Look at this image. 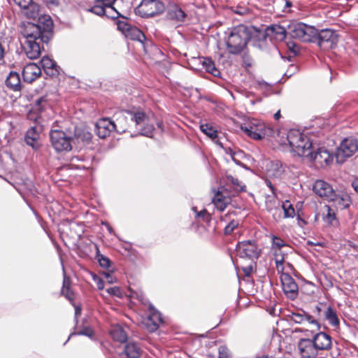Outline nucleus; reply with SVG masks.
<instances>
[{
    "label": "nucleus",
    "instance_id": "f257e3e1",
    "mask_svg": "<svg viewBox=\"0 0 358 358\" xmlns=\"http://www.w3.org/2000/svg\"><path fill=\"white\" fill-rule=\"evenodd\" d=\"M53 22L48 15L38 18L37 23L24 22L21 28V34L26 39L24 50L31 59L40 57L43 45L47 44L52 35Z\"/></svg>",
    "mask_w": 358,
    "mask_h": 358
},
{
    "label": "nucleus",
    "instance_id": "f03ea898",
    "mask_svg": "<svg viewBox=\"0 0 358 358\" xmlns=\"http://www.w3.org/2000/svg\"><path fill=\"white\" fill-rule=\"evenodd\" d=\"M250 34L243 25L234 27L226 41L227 49L230 54L238 55L246 47Z\"/></svg>",
    "mask_w": 358,
    "mask_h": 358
},
{
    "label": "nucleus",
    "instance_id": "7ed1b4c3",
    "mask_svg": "<svg viewBox=\"0 0 358 358\" xmlns=\"http://www.w3.org/2000/svg\"><path fill=\"white\" fill-rule=\"evenodd\" d=\"M287 140L291 151L300 157L306 156L312 147V142L299 130L290 129L287 132Z\"/></svg>",
    "mask_w": 358,
    "mask_h": 358
},
{
    "label": "nucleus",
    "instance_id": "20e7f679",
    "mask_svg": "<svg viewBox=\"0 0 358 358\" xmlns=\"http://www.w3.org/2000/svg\"><path fill=\"white\" fill-rule=\"evenodd\" d=\"M125 115L129 116L130 119L136 124V128L142 136L152 138L155 127L152 123L150 122L148 116L142 110H124L119 114L120 117H127Z\"/></svg>",
    "mask_w": 358,
    "mask_h": 358
},
{
    "label": "nucleus",
    "instance_id": "39448f33",
    "mask_svg": "<svg viewBox=\"0 0 358 358\" xmlns=\"http://www.w3.org/2000/svg\"><path fill=\"white\" fill-rule=\"evenodd\" d=\"M241 129L250 138L261 140L266 136H273L275 131L270 127L257 119H251L241 126Z\"/></svg>",
    "mask_w": 358,
    "mask_h": 358
},
{
    "label": "nucleus",
    "instance_id": "423d86ee",
    "mask_svg": "<svg viewBox=\"0 0 358 358\" xmlns=\"http://www.w3.org/2000/svg\"><path fill=\"white\" fill-rule=\"evenodd\" d=\"M358 152V139L354 137L344 138L337 148L335 157L338 163H343Z\"/></svg>",
    "mask_w": 358,
    "mask_h": 358
},
{
    "label": "nucleus",
    "instance_id": "0eeeda50",
    "mask_svg": "<svg viewBox=\"0 0 358 358\" xmlns=\"http://www.w3.org/2000/svg\"><path fill=\"white\" fill-rule=\"evenodd\" d=\"M164 10V4L159 0H142L135 12L142 17H150L163 13Z\"/></svg>",
    "mask_w": 358,
    "mask_h": 358
},
{
    "label": "nucleus",
    "instance_id": "6e6552de",
    "mask_svg": "<svg viewBox=\"0 0 358 358\" xmlns=\"http://www.w3.org/2000/svg\"><path fill=\"white\" fill-rule=\"evenodd\" d=\"M52 147L57 152L69 151L71 150L72 137L61 130H51L50 134Z\"/></svg>",
    "mask_w": 358,
    "mask_h": 358
},
{
    "label": "nucleus",
    "instance_id": "1a4fd4ad",
    "mask_svg": "<svg viewBox=\"0 0 358 358\" xmlns=\"http://www.w3.org/2000/svg\"><path fill=\"white\" fill-rule=\"evenodd\" d=\"M236 251L240 257L248 258L251 260L257 259L261 253V250L254 241L239 242L236 245Z\"/></svg>",
    "mask_w": 358,
    "mask_h": 358
},
{
    "label": "nucleus",
    "instance_id": "9d476101",
    "mask_svg": "<svg viewBox=\"0 0 358 358\" xmlns=\"http://www.w3.org/2000/svg\"><path fill=\"white\" fill-rule=\"evenodd\" d=\"M126 128L119 127L118 124L109 118H101L99 120L95 126V131L97 136L101 138L108 136L113 131H116L117 133H122L124 132Z\"/></svg>",
    "mask_w": 358,
    "mask_h": 358
},
{
    "label": "nucleus",
    "instance_id": "9b49d317",
    "mask_svg": "<svg viewBox=\"0 0 358 358\" xmlns=\"http://www.w3.org/2000/svg\"><path fill=\"white\" fill-rule=\"evenodd\" d=\"M337 34L332 29H325L317 32L316 42L324 50L332 49L337 43Z\"/></svg>",
    "mask_w": 358,
    "mask_h": 358
},
{
    "label": "nucleus",
    "instance_id": "f8f14e48",
    "mask_svg": "<svg viewBox=\"0 0 358 358\" xmlns=\"http://www.w3.org/2000/svg\"><path fill=\"white\" fill-rule=\"evenodd\" d=\"M306 157H309L315 166L322 168L329 165L334 159L333 154L324 148H319L314 152L309 151Z\"/></svg>",
    "mask_w": 358,
    "mask_h": 358
},
{
    "label": "nucleus",
    "instance_id": "ddd939ff",
    "mask_svg": "<svg viewBox=\"0 0 358 358\" xmlns=\"http://www.w3.org/2000/svg\"><path fill=\"white\" fill-rule=\"evenodd\" d=\"M280 280L286 296L291 300L295 299L299 294V287L294 279L288 273H282L280 275Z\"/></svg>",
    "mask_w": 358,
    "mask_h": 358
},
{
    "label": "nucleus",
    "instance_id": "4468645a",
    "mask_svg": "<svg viewBox=\"0 0 358 358\" xmlns=\"http://www.w3.org/2000/svg\"><path fill=\"white\" fill-rule=\"evenodd\" d=\"M297 348L301 358H317L318 351L311 338H301Z\"/></svg>",
    "mask_w": 358,
    "mask_h": 358
},
{
    "label": "nucleus",
    "instance_id": "2eb2a0df",
    "mask_svg": "<svg viewBox=\"0 0 358 358\" xmlns=\"http://www.w3.org/2000/svg\"><path fill=\"white\" fill-rule=\"evenodd\" d=\"M148 310L150 314L145 321V326L150 332H154L163 323V319L161 313L155 308L152 303H149Z\"/></svg>",
    "mask_w": 358,
    "mask_h": 358
},
{
    "label": "nucleus",
    "instance_id": "dca6fc26",
    "mask_svg": "<svg viewBox=\"0 0 358 358\" xmlns=\"http://www.w3.org/2000/svg\"><path fill=\"white\" fill-rule=\"evenodd\" d=\"M311 340L318 352L329 350L332 348V338L325 332L320 331L314 334Z\"/></svg>",
    "mask_w": 358,
    "mask_h": 358
},
{
    "label": "nucleus",
    "instance_id": "f3484780",
    "mask_svg": "<svg viewBox=\"0 0 358 358\" xmlns=\"http://www.w3.org/2000/svg\"><path fill=\"white\" fill-rule=\"evenodd\" d=\"M166 17L169 20L182 22L185 20L186 13L178 3L171 1L167 5Z\"/></svg>",
    "mask_w": 358,
    "mask_h": 358
},
{
    "label": "nucleus",
    "instance_id": "a211bd4d",
    "mask_svg": "<svg viewBox=\"0 0 358 358\" xmlns=\"http://www.w3.org/2000/svg\"><path fill=\"white\" fill-rule=\"evenodd\" d=\"M329 201L332 202L333 206L337 210L348 208L352 203L350 196L347 193L343 192L338 193L334 192Z\"/></svg>",
    "mask_w": 358,
    "mask_h": 358
},
{
    "label": "nucleus",
    "instance_id": "6ab92c4d",
    "mask_svg": "<svg viewBox=\"0 0 358 358\" xmlns=\"http://www.w3.org/2000/svg\"><path fill=\"white\" fill-rule=\"evenodd\" d=\"M289 320L296 324H303L307 322L309 324H314L317 327V329H320V324L319 322L314 319V317L310 314L301 311L300 313H292L289 315Z\"/></svg>",
    "mask_w": 358,
    "mask_h": 358
},
{
    "label": "nucleus",
    "instance_id": "aec40b11",
    "mask_svg": "<svg viewBox=\"0 0 358 358\" xmlns=\"http://www.w3.org/2000/svg\"><path fill=\"white\" fill-rule=\"evenodd\" d=\"M313 191L316 194L325 198L328 201L335 192L328 182L322 180H317L315 182Z\"/></svg>",
    "mask_w": 358,
    "mask_h": 358
},
{
    "label": "nucleus",
    "instance_id": "412c9836",
    "mask_svg": "<svg viewBox=\"0 0 358 358\" xmlns=\"http://www.w3.org/2000/svg\"><path fill=\"white\" fill-rule=\"evenodd\" d=\"M23 80L31 83L38 78L41 74V68L34 63L27 64L22 70Z\"/></svg>",
    "mask_w": 358,
    "mask_h": 358
},
{
    "label": "nucleus",
    "instance_id": "4be33fe9",
    "mask_svg": "<svg viewBox=\"0 0 358 358\" xmlns=\"http://www.w3.org/2000/svg\"><path fill=\"white\" fill-rule=\"evenodd\" d=\"M265 167L266 174L269 177L279 178L285 172L283 164L278 160L266 161Z\"/></svg>",
    "mask_w": 358,
    "mask_h": 358
},
{
    "label": "nucleus",
    "instance_id": "5701e85b",
    "mask_svg": "<svg viewBox=\"0 0 358 358\" xmlns=\"http://www.w3.org/2000/svg\"><path fill=\"white\" fill-rule=\"evenodd\" d=\"M41 131V126L38 124L31 126L30 128L27 131L25 135V141L27 145L32 147L34 149H37L39 146L38 138L40 136Z\"/></svg>",
    "mask_w": 358,
    "mask_h": 358
},
{
    "label": "nucleus",
    "instance_id": "b1692460",
    "mask_svg": "<svg viewBox=\"0 0 358 358\" xmlns=\"http://www.w3.org/2000/svg\"><path fill=\"white\" fill-rule=\"evenodd\" d=\"M235 212H228L227 214L220 217V221L227 223L224 228V234L226 236L231 234L238 227L239 221L234 218Z\"/></svg>",
    "mask_w": 358,
    "mask_h": 358
},
{
    "label": "nucleus",
    "instance_id": "393cba45",
    "mask_svg": "<svg viewBox=\"0 0 358 358\" xmlns=\"http://www.w3.org/2000/svg\"><path fill=\"white\" fill-rule=\"evenodd\" d=\"M5 85L13 92H20L23 87L20 74L16 71H10L8 73L5 80Z\"/></svg>",
    "mask_w": 358,
    "mask_h": 358
},
{
    "label": "nucleus",
    "instance_id": "a878e982",
    "mask_svg": "<svg viewBox=\"0 0 358 358\" xmlns=\"http://www.w3.org/2000/svg\"><path fill=\"white\" fill-rule=\"evenodd\" d=\"M194 62L201 64L202 67L207 71L208 73L212 74L215 77L220 76V72L215 67V65L213 61L209 57H198L194 58L193 60Z\"/></svg>",
    "mask_w": 358,
    "mask_h": 358
},
{
    "label": "nucleus",
    "instance_id": "bb28decb",
    "mask_svg": "<svg viewBox=\"0 0 358 358\" xmlns=\"http://www.w3.org/2000/svg\"><path fill=\"white\" fill-rule=\"evenodd\" d=\"M285 27L279 24H272L266 27L265 34L266 36L273 38L278 41H282L286 37Z\"/></svg>",
    "mask_w": 358,
    "mask_h": 358
},
{
    "label": "nucleus",
    "instance_id": "cd10ccee",
    "mask_svg": "<svg viewBox=\"0 0 358 358\" xmlns=\"http://www.w3.org/2000/svg\"><path fill=\"white\" fill-rule=\"evenodd\" d=\"M212 202L218 210L223 211L226 209L227 206L230 204L231 198L224 195L222 192L218 190L215 192L212 198Z\"/></svg>",
    "mask_w": 358,
    "mask_h": 358
},
{
    "label": "nucleus",
    "instance_id": "c85d7f7f",
    "mask_svg": "<svg viewBox=\"0 0 358 358\" xmlns=\"http://www.w3.org/2000/svg\"><path fill=\"white\" fill-rule=\"evenodd\" d=\"M40 64L48 76H55L59 73L56 62L49 57H43Z\"/></svg>",
    "mask_w": 358,
    "mask_h": 358
},
{
    "label": "nucleus",
    "instance_id": "c756f323",
    "mask_svg": "<svg viewBox=\"0 0 358 358\" xmlns=\"http://www.w3.org/2000/svg\"><path fill=\"white\" fill-rule=\"evenodd\" d=\"M305 28V24L302 22L294 23L289 27V34L293 38L302 41Z\"/></svg>",
    "mask_w": 358,
    "mask_h": 358
},
{
    "label": "nucleus",
    "instance_id": "7c9ffc66",
    "mask_svg": "<svg viewBox=\"0 0 358 358\" xmlns=\"http://www.w3.org/2000/svg\"><path fill=\"white\" fill-rule=\"evenodd\" d=\"M124 353L128 358H138L141 354V350L136 343L129 342L125 345Z\"/></svg>",
    "mask_w": 358,
    "mask_h": 358
},
{
    "label": "nucleus",
    "instance_id": "2f4dec72",
    "mask_svg": "<svg viewBox=\"0 0 358 358\" xmlns=\"http://www.w3.org/2000/svg\"><path fill=\"white\" fill-rule=\"evenodd\" d=\"M110 334L113 340L120 343H124L127 340V336L123 328L120 326H114L110 331Z\"/></svg>",
    "mask_w": 358,
    "mask_h": 358
},
{
    "label": "nucleus",
    "instance_id": "473e14b6",
    "mask_svg": "<svg viewBox=\"0 0 358 358\" xmlns=\"http://www.w3.org/2000/svg\"><path fill=\"white\" fill-rule=\"evenodd\" d=\"M125 37L130 38L131 40L138 41L141 43H143L145 40V36L143 31L138 27L131 26L127 33L125 34Z\"/></svg>",
    "mask_w": 358,
    "mask_h": 358
},
{
    "label": "nucleus",
    "instance_id": "72a5a7b5",
    "mask_svg": "<svg viewBox=\"0 0 358 358\" xmlns=\"http://www.w3.org/2000/svg\"><path fill=\"white\" fill-rule=\"evenodd\" d=\"M304 34L302 41L316 42L318 30L313 26L305 24Z\"/></svg>",
    "mask_w": 358,
    "mask_h": 358
},
{
    "label": "nucleus",
    "instance_id": "f704fd0d",
    "mask_svg": "<svg viewBox=\"0 0 358 358\" xmlns=\"http://www.w3.org/2000/svg\"><path fill=\"white\" fill-rule=\"evenodd\" d=\"M324 317L332 327H338L339 325V320L336 312L332 307H327L324 312Z\"/></svg>",
    "mask_w": 358,
    "mask_h": 358
},
{
    "label": "nucleus",
    "instance_id": "c9c22d12",
    "mask_svg": "<svg viewBox=\"0 0 358 358\" xmlns=\"http://www.w3.org/2000/svg\"><path fill=\"white\" fill-rule=\"evenodd\" d=\"M48 107L49 105L48 103L47 99L45 97L42 96L38 98L35 101L31 108L34 110V111H36L41 115H43V113L45 112V110L47 108H48Z\"/></svg>",
    "mask_w": 358,
    "mask_h": 358
},
{
    "label": "nucleus",
    "instance_id": "e433bc0d",
    "mask_svg": "<svg viewBox=\"0 0 358 358\" xmlns=\"http://www.w3.org/2000/svg\"><path fill=\"white\" fill-rule=\"evenodd\" d=\"M284 218H293L295 216V209L289 200H285L282 204Z\"/></svg>",
    "mask_w": 358,
    "mask_h": 358
},
{
    "label": "nucleus",
    "instance_id": "4c0bfd02",
    "mask_svg": "<svg viewBox=\"0 0 358 358\" xmlns=\"http://www.w3.org/2000/svg\"><path fill=\"white\" fill-rule=\"evenodd\" d=\"M201 131L207 136L214 140L217 137V131L209 124H201Z\"/></svg>",
    "mask_w": 358,
    "mask_h": 358
},
{
    "label": "nucleus",
    "instance_id": "58836bf2",
    "mask_svg": "<svg viewBox=\"0 0 358 358\" xmlns=\"http://www.w3.org/2000/svg\"><path fill=\"white\" fill-rule=\"evenodd\" d=\"M62 294L64 296H65V297L70 301H72L73 299V294L70 289L69 279L68 278H66L65 275H64V280H63V287L62 289Z\"/></svg>",
    "mask_w": 358,
    "mask_h": 358
},
{
    "label": "nucleus",
    "instance_id": "ea45409f",
    "mask_svg": "<svg viewBox=\"0 0 358 358\" xmlns=\"http://www.w3.org/2000/svg\"><path fill=\"white\" fill-rule=\"evenodd\" d=\"M87 10L99 16L106 15V8L103 6L101 2H99V0H96V4L92 7L87 9Z\"/></svg>",
    "mask_w": 358,
    "mask_h": 358
},
{
    "label": "nucleus",
    "instance_id": "a19ab883",
    "mask_svg": "<svg viewBox=\"0 0 358 358\" xmlns=\"http://www.w3.org/2000/svg\"><path fill=\"white\" fill-rule=\"evenodd\" d=\"M327 213L323 215V220L324 222L334 225V222H337L336 214L334 210L329 206H325Z\"/></svg>",
    "mask_w": 358,
    "mask_h": 358
},
{
    "label": "nucleus",
    "instance_id": "79ce46f5",
    "mask_svg": "<svg viewBox=\"0 0 358 358\" xmlns=\"http://www.w3.org/2000/svg\"><path fill=\"white\" fill-rule=\"evenodd\" d=\"M24 14L28 18H36L38 13V6L33 1L30 3V6H27L24 9Z\"/></svg>",
    "mask_w": 358,
    "mask_h": 358
},
{
    "label": "nucleus",
    "instance_id": "37998d69",
    "mask_svg": "<svg viewBox=\"0 0 358 358\" xmlns=\"http://www.w3.org/2000/svg\"><path fill=\"white\" fill-rule=\"evenodd\" d=\"M226 180L227 183L232 185L233 188L236 192L243 191L244 186L241 185V182L238 178H236L231 175H227L226 176Z\"/></svg>",
    "mask_w": 358,
    "mask_h": 358
},
{
    "label": "nucleus",
    "instance_id": "c03bdc74",
    "mask_svg": "<svg viewBox=\"0 0 358 358\" xmlns=\"http://www.w3.org/2000/svg\"><path fill=\"white\" fill-rule=\"evenodd\" d=\"M27 119L30 121H33L34 124L41 126V120L43 119V115H41L36 111H34V110L31 108L27 114Z\"/></svg>",
    "mask_w": 358,
    "mask_h": 358
},
{
    "label": "nucleus",
    "instance_id": "a18cd8bd",
    "mask_svg": "<svg viewBox=\"0 0 358 358\" xmlns=\"http://www.w3.org/2000/svg\"><path fill=\"white\" fill-rule=\"evenodd\" d=\"M218 355H213L210 353L208 355L209 358H229V352L228 348L224 345H220L217 348Z\"/></svg>",
    "mask_w": 358,
    "mask_h": 358
},
{
    "label": "nucleus",
    "instance_id": "49530a36",
    "mask_svg": "<svg viewBox=\"0 0 358 358\" xmlns=\"http://www.w3.org/2000/svg\"><path fill=\"white\" fill-rule=\"evenodd\" d=\"M271 237L272 241L271 247L273 250H280L282 247L287 245L285 241L281 238L275 235H271Z\"/></svg>",
    "mask_w": 358,
    "mask_h": 358
},
{
    "label": "nucleus",
    "instance_id": "de8ad7c7",
    "mask_svg": "<svg viewBox=\"0 0 358 358\" xmlns=\"http://www.w3.org/2000/svg\"><path fill=\"white\" fill-rule=\"evenodd\" d=\"M75 135L78 140L87 143L91 141L92 137V134L87 131H82L81 132L76 131Z\"/></svg>",
    "mask_w": 358,
    "mask_h": 358
},
{
    "label": "nucleus",
    "instance_id": "09e8293b",
    "mask_svg": "<svg viewBox=\"0 0 358 358\" xmlns=\"http://www.w3.org/2000/svg\"><path fill=\"white\" fill-rule=\"evenodd\" d=\"M74 335H82L92 338L94 335V331L90 327H84L81 330L78 331V332L71 334L66 343L70 339L71 336Z\"/></svg>",
    "mask_w": 358,
    "mask_h": 358
},
{
    "label": "nucleus",
    "instance_id": "8fccbe9b",
    "mask_svg": "<svg viewBox=\"0 0 358 358\" xmlns=\"http://www.w3.org/2000/svg\"><path fill=\"white\" fill-rule=\"evenodd\" d=\"M131 26V24L125 20H118L117 22V29L120 31L124 36L127 33Z\"/></svg>",
    "mask_w": 358,
    "mask_h": 358
},
{
    "label": "nucleus",
    "instance_id": "3c124183",
    "mask_svg": "<svg viewBox=\"0 0 358 358\" xmlns=\"http://www.w3.org/2000/svg\"><path fill=\"white\" fill-rule=\"evenodd\" d=\"M106 16L108 18L113 20L117 19L120 17L124 18V17L113 6L106 9Z\"/></svg>",
    "mask_w": 358,
    "mask_h": 358
},
{
    "label": "nucleus",
    "instance_id": "603ef678",
    "mask_svg": "<svg viewBox=\"0 0 358 358\" xmlns=\"http://www.w3.org/2000/svg\"><path fill=\"white\" fill-rule=\"evenodd\" d=\"M97 259H98L99 265L101 267L107 268L110 266V261L108 257H106L102 255H99L97 256Z\"/></svg>",
    "mask_w": 358,
    "mask_h": 358
},
{
    "label": "nucleus",
    "instance_id": "864d4df0",
    "mask_svg": "<svg viewBox=\"0 0 358 358\" xmlns=\"http://www.w3.org/2000/svg\"><path fill=\"white\" fill-rule=\"evenodd\" d=\"M283 262H284V257L283 256H280V257H277L275 259V267H276V269L278 271V273H283L284 271V265H283Z\"/></svg>",
    "mask_w": 358,
    "mask_h": 358
},
{
    "label": "nucleus",
    "instance_id": "5fc2aeb1",
    "mask_svg": "<svg viewBox=\"0 0 358 358\" xmlns=\"http://www.w3.org/2000/svg\"><path fill=\"white\" fill-rule=\"evenodd\" d=\"M91 275H92L93 281L96 283V285L97 286V288L99 290H102L104 288V282H103V280L99 276H98L97 275H96L94 273H92Z\"/></svg>",
    "mask_w": 358,
    "mask_h": 358
},
{
    "label": "nucleus",
    "instance_id": "6e6d98bb",
    "mask_svg": "<svg viewBox=\"0 0 358 358\" xmlns=\"http://www.w3.org/2000/svg\"><path fill=\"white\" fill-rule=\"evenodd\" d=\"M196 217H201L203 221L207 222H210L211 220L210 215L205 209L196 213Z\"/></svg>",
    "mask_w": 358,
    "mask_h": 358
},
{
    "label": "nucleus",
    "instance_id": "4d7b16f0",
    "mask_svg": "<svg viewBox=\"0 0 358 358\" xmlns=\"http://www.w3.org/2000/svg\"><path fill=\"white\" fill-rule=\"evenodd\" d=\"M15 3H16L19 7L22 9H24L27 8V6H30L32 0H13Z\"/></svg>",
    "mask_w": 358,
    "mask_h": 358
},
{
    "label": "nucleus",
    "instance_id": "13d9d810",
    "mask_svg": "<svg viewBox=\"0 0 358 358\" xmlns=\"http://www.w3.org/2000/svg\"><path fill=\"white\" fill-rule=\"evenodd\" d=\"M287 48H289V50L293 52L294 54H297L299 50V48L298 47V45L294 42V41H288L287 42Z\"/></svg>",
    "mask_w": 358,
    "mask_h": 358
},
{
    "label": "nucleus",
    "instance_id": "bf43d9fd",
    "mask_svg": "<svg viewBox=\"0 0 358 358\" xmlns=\"http://www.w3.org/2000/svg\"><path fill=\"white\" fill-rule=\"evenodd\" d=\"M106 292L111 296H120L121 294L120 289L118 287H112L106 289Z\"/></svg>",
    "mask_w": 358,
    "mask_h": 358
},
{
    "label": "nucleus",
    "instance_id": "052dcab7",
    "mask_svg": "<svg viewBox=\"0 0 358 358\" xmlns=\"http://www.w3.org/2000/svg\"><path fill=\"white\" fill-rule=\"evenodd\" d=\"M135 296L134 295V297H136L140 302H141L143 304L146 305L147 303H150L148 300L145 298L143 293L142 292H136Z\"/></svg>",
    "mask_w": 358,
    "mask_h": 358
},
{
    "label": "nucleus",
    "instance_id": "680f3d73",
    "mask_svg": "<svg viewBox=\"0 0 358 358\" xmlns=\"http://www.w3.org/2000/svg\"><path fill=\"white\" fill-rule=\"evenodd\" d=\"M103 275L106 279L108 283L113 284L116 282V278L110 273L103 272Z\"/></svg>",
    "mask_w": 358,
    "mask_h": 358
},
{
    "label": "nucleus",
    "instance_id": "e2e57ef3",
    "mask_svg": "<svg viewBox=\"0 0 358 358\" xmlns=\"http://www.w3.org/2000/svg\"><path fill=\"white\" fill-rule=\"evenodd\" d=\"M116 0H99V2H101L106 9L113 7Z\"/></svg>",
    "mask_w": 358,
    "mask_h": 358
},
{
    "label": "nucleus",
    "instance_id": "0e129e2a",
    "mask_svg": "<svg viewBox=\"0 0 358 358\" xmlns=\"http://www.w3.org/2000/svg\"><path fill=\"white\" fill-rule=\"evenodd\" d=\"M257 85H258L259 88L262 90H268L271 89V86L266 82H265L264 80L258 81Z\"/></svg>",
    "mask_w": 358,
    "mask_h": 358
},
{
    "label": "nucleus",
    "instance_id": "69168bd1",
    "mask_svg": "<svg viewBox=\"0 0 358 358\" xmlns=\"http://www.w3.org/2000/svg\"><path fill=\"white\" fill-rule=\"evenodd\" d=\"M294 331L295 332H304L306 336H309V333H313V331H309L308 329H303V328H296L294 329Z\"/></svg>",
    "mask_w": 358,
    "mask_h": 358
},
{
    "label": "nucleus",
    "instance_id": "338daca9",
    "mask_svg": "<svg viewBox=\"0 0 358 358\" xmlns=\"http://www.w3.org/2000/svg\"><path fill=\"white\" fill-rule=\"evenodd\" d=\"M280 3H284L285 8H290L292 6V3L289 0H279Z\"/></svg>",
    "mask_w": 358,
    "mask_h": 358
},
{
    "label": "nucleus",
    "instance_id": "774afa93",
    "mask_svg": "<svg viewBox=\"0 0 358 358\" xmlns=\"http://www.w3.org/2000/svg\"><path fill=\"white\" fill-rule=\"evenodd\" d=\"M352 187L354 188L355 191L358 193V178L355 179L352 182Z\"/></svg>",
    "mask_w": 358,
    "mask_h": 358
}]
</instances>
